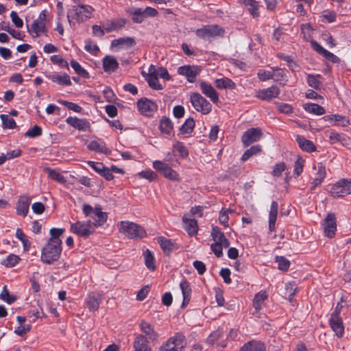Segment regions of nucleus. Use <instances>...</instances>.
<instances>
[{"label": "nucleus", "mask_w": 351, "mask_h": 351, "mask_svg": "<svg viewBox=\"0 0 351 351\" xmlns=\"http://www.w3.org/2000/svg\"><path fill=\"white\" fill-rule=\"evenodd\" d=\"M64 232V228H53L49 230L50 238L41 252L43 262L51 264L59 258L62 252V241L60 237Z\"/></svg>", "instance_id": "f257e3e1"}, {"label": "nucleus", "mask_w": 351, "mask_h": 351, "mask_svg": "<svg viewBox=\"0 0 351 351\" xmlns=\"http://www.w3.org/2000/svg\"><path fill=\"white\" fill-rule=\"evenodd\" d=\"M73 5L69 10V14H67V19L71 26H75L77 21L78 23L84 22L92 17L94 8L84 4L82 0H71Z\"/></svg>", "instance_id": "f03ea898"}, {"label": "nucleus", "mask_w": 351, "mask_h": 351, "mask_svg": "<svg viewBox=\"0 0 351 351\" xmlns=\"http://www.w3.org/2000/svg\"><path fill=\"white\" fill-rule=\"evenodd\" d=\"M117 228L121 234L130 239H143L147 235L142 226L132 221H121L117 223Z\"/></svg>", "instance_id": "7ed1b4c3"}, {"label": "nucleus", "mask_w": 351, "mask_h": 351, "mask_svg": "<svg viewBox=\"0 0 351 351\" xmlns=\"http://www.w3.org/2000/svg\"><path fill=\"white\" fill-rule=\"evenodd\" d=\"M82 212L85 217L88 218V220H91V223L95 228L104 225L108 219L107 213L101 210L99 205L93 207L84 204L82 206Z\"/></svg>", "instance_id": "20e7f679"}, {"label": "nucleus", "mask_w": 351, "mask_h": 351, "mask_svg": "<svg viewBox=\"0 0 351 351\" xmlns=\"http://www.w3.org/2000/svg\"><path fill=\"white\" fill-rule=\"evenodd\" d=\"M185 346L184 335L178 332L163 343L159 348V351H182Z\"/></svg>", "instance_id": "39448f33"}, {"label": "nucleus", "mask_w": 351, "mask_h": 351, "mask_svg": "<svg viewBox=\"0 0 351 351\" xmlns=\"http://www.w3.org/2000/svg\"><path fill=\"white\" fill-rule=\"evenodd\" d=\"M127 13L132 16V21L134 23H141L147 17H155L158 14L156 9L152 7L142 8H130Z\"/></svg>", "instance_id": "423d86ee"}, {"label": "nucleus", "mask_w": 351, "mask_h": 351, "mask_svg": "<svg viewBox=\"0 0 351 351\" xmlns=\"http://www.w3.org/2000/svg\"><path fill=\"white\" fill-rule=\"evenodd\" d=\"M190 101L193 107L203 114H208L211 112L212 105L199 93H193L191 95Z\"/></svg>", "instance_id": "0eeeda50"}, {"label": "nucleus", "mask_w": 351, "mask_h": 351, "mask_svg": "<svg viewBox=\"0 0 351 351\" xmlns=\"http://www.w3.org/2000/svg\"><path fill=\"white\" fill-rule=\"evenodd\" d=\"M223 33L224 30L217 25H204L195 31L196 36L202 39L221 36Z\"/></svg>", "instance_id": "6e6552de"}, {"label": "nucleus", "mask_w": 351, "mask_h": 351, "mask_svg": "<svg viewBox=\"0 0 351 351\" xmlns=\"http://www.w3.org/2000/svg\"><path fill=\"white\" fill-rule=\"evenodd\" d=\"M46 11L43 10L32 23L31 28L27 27V31L33 37H38L40 34L46 33Z\"/></svg>", "instance_id": "1a4fd4ad"}, {"label": "nucleus", "mask_w": 351, "mask_h": 351, "mask_svg": "<svg viewBox=\"0 0 351 351\" xmlns=\"http://www.w3.org/2000/svg\"><path fill=\"white\" fill-rule=\"evenodd\" d=\"M94 225L91 223V220H87L86 221H77V223L72 224L71 230L77 234L79 236L83 237H87L92 234L95 231Z\"/></svg>", "instance_id": "9d476101"}, {"label": "nucleus", "mask_w": 351, "mask_h": 351, "mask_svg": "<svg viewBox=\"0 0 351 351\" xmlns=\"http://www.w3.org/2000/svg\"><path fill=\"white\" fill-rule=\"evenodd\" d=\"M334 197H341L351 193V180L342 179L335 183L330 189Z\"/></svg>", "instance_id": "9b49d317"}, {"label": "nucleus", "mask_w": 351, "mask_h": 351, "mask_svg": "<svg viewBox=\"0 0 351 351\" xmlns=\"http://www.w3.org/2000/svg\"><path fill=\"white\" fill-rule=\"evenodd\" d=\"M153 167L165 178L170 180L176 181L178 180V174L167 163L160 160H154Z\"/></svg>", "instance_id": "f8f14e48"}, {"label": "nucleus", "mask_w": 351, "mask_h": 351, "mask_svg": "<svg viewBox=\"0 0 351 351\" xmlns=\"http://www.w3.org/2000/svg\"><path fill=\"white\" fill-rule=\"evenodd\" d=\"M200 71L201 68L195 65H184L178 69V73L185 76L189 82H194Z\"/></svg>", "instance_id": "ddd939ff"}, {"label": "nucleus", "mask_w": 351, "mask_h": 351, "mask_svg": "<svg viewBox=\"0 0 351 351\" xmlns=\"http://www.w3.org/2000/svg\"><path fill=\"white\" fill-rule=\"evenodd\" d=\"M280 93V90L276 86H271L267 88L259 89L256 92L255 96L259 99L269 101L276 98Z\"/></svg>", "instance_id": "4468645a"}, {"label": "nucleus", "mask_w": 351, "mask_h": 351, "mask_svg": "<svg viewBox=\"0 0 351 351\" xmlns=\"http://www.w3.org/2000/svg\"><path fill=\"white\" fill-rule=\"evenodd\" d=\"M262 136L261 130L259 128H251L245 131L242 137L241 141L243 145L247 147L253 143L259 141Z\"/></svg>", "instance_id": "2eb2a0df"}, {"label": "nucleus", "mask_w": 351, "mask_h": 351, "mask_svg": "<svg viewBox=\"0 0 351 351\" xmlns=\"http://www.w3.org/2000/svg\"><path fill=\"white\" fill-rule=\"evenodd\" d=\"M323 226L326 235L329 238H332L337 230L335 216L333 213H329L326 216Z\"/></svg>", "instance_id": "dca6fc26"}, {"label": "nucleus", "mask_w": 351, "mask_h": 351, "mask_svg": "<svg viewBox=\"0 0 351 351\" xmlns=\"http://www.w3.org/2000/svg\"><path fill=\"white\" fill-rule=\"evenodd\" d=\"M67 124L82 132L89 130L90 128V124L87 119H79L76 117H67Z\"/></svg>", "instance_id": "f3484780"}, {"label": "nucleus", "mask_w": 351, "mask_h": 351, "mask_svg": "<svg viewBox=\"0 0 351 351\" xmlns=\"http://www.w3.org/2000/svg\"><path fill=\"white\" fill-rule=\"evenodd\" d=\"M138 110L145 114H149L157 110V105L147 98L141 99L137 101Z\"/></svg>", "instance_id": "a211bd4d"}, {"label": "nucleus", "mask_w": 351, "mask_h": 351, "mask_svg": "<svg viewBox=\"0 0 351 351\" xmlns=\"http://www.w3.org/2000/svg\"><path fill=\"white\" fill-rule=\"evenodd\" d=\"M31 203V197L27 195H22L20 196L18 202L16 204V213L19 215H21L23 217L27 216L29 205Z\"/></svg>", "instance_id": "6ab92c4d"}, {"label": "nucleus", "mask_w": 351, "mask_h": 351, "mask_svg": "<svg viewBox=\"0 0 351 351\" xmlns=\"http://www.w3.org/2000/svg\"><path fill=\"white\" fill-rule=\"evenodd\" d=\"M141 331L144 334L143 335L148 339L156 341L158 339L159 335L154 329V327L147 322L142 320L139 324Z\"/></svg>", "instance_id": "aec40b11"}, {"label": "nucleus", "mask_w": 351, "mask_h": 351, "mask_svg": "<svg viewBox=\"0 0 351 351\" xmlns=\"http://www.w3.org/2000/svg\"><path fill=\"white\" fill-rule=\"evenodd\" d=\"M133 348L134 351H152L147 339L143 334L136 336L133 342Z\"/></svg>", "instance_id": "412c9836"}, {"label": "nucleus", "mask_w": 351, "mask_h": 351, "mask_svg": "<svg viewBox=\"0 0 351 351\" xmlns=\"http://www.w3.org/2000/svg\"><path fill=\"white\" fill-rule=\"evenodd\" d=\"M199 86L202 93L210 98L213 103H217L219 101V94L210 84L201 82Z\"/></svg>", "instance_id": "4be33fe9"}, {"label": "nucleus", "mask_w": 351, "mask_h": 351, "mask_svg": "<svg viewBox=\"0 0 351 351\" xmlns=\"http://www.w3.org/2000/svg\"><path fill=\"white\" fill-rule=\"evenodd\" d=\"M102 297L100 293H92L86 299V305L90 311H95L98 309L101 302Z\"/></svg>", "instance_id": "5701e85b"}, {"label": "nucleus", "mask_w": 351, "mask_h": 351, "mask_svg": "<svg viewBox=\"0 0 351 351\" xmlns=\"http://www.w3.org/2000/svg\"><path fill=\"white\" fill-rule=\"evenodd\" d=\"M103 69L105 72L114 71L119 66L117 59L112 56H106L102 60Z\"/></svg>", "instance_id": "b1692460"}, {"label": "nucleus", "mask_w": 351, "mask_h": 351, "mask_svg": "<svg viewBox=\"0 0 351 351\" xmlns=\"http://www.w3.org/2000/svg\"><path fill=\"white\" fill-rule=\"evenodd\" d=\"M323 119L326 121L333 123V125L341 127H346L350 125V121L348 118H347L345 116H341L339 114H331L324 116Z\"/></svg>", "instance_id": "393cba45"}, {"label": "nucleus", "mask_w": 351, "mask_h": 351, "mask_svg": "<svg viewBox=\"0 0 351 351\" xmlns=\"http://www.w3.org/2000/svg\"><path fill=\"white\" fill-rule=\"evenodd\" d=\"M211 236L215 243H220L224 247H228L230 245V242L224 236V234L220 230L219 228L213 227L211 232Z\"/></svg>", "instance_id": "a878e982"}, {"label": "nucleus", "mask_w": 351, "mask_h": 351, "mask_svg": "<svg viewBox=\"0 0 351 351\" xmlns=\"http://www.w3.org/2000/svg\"><path fill=\"white\" fill-rule=\"evenodd\" d=\"M266 346L264 343L259 341H250L245 343L240 351H265Z\"/></svg>", "instance_id": "bb28decb"}, {"label": "nucleus", "mask_w": 351, "mask_h": 351, "mask_svg": "<svg viewBox=\"0 0 351 351\" xmlns=\"http://www.w3.org/2000/svg\"><path fill=\"white\" fill-rule=\"evenodd\" d=\"M180 287L182 293L183 301L182 307H185L190 302L191 289L190 284L186 280H182L180 283Z\"/></svg>", "instance_id": "cd10ccee"}, {"label": "nucleus", "mask_w": 351, "mask_h": 351, "mask_svg": "<svg viewBox=\"0 0 351 351\" xmlns=\"http://www.w3.org/2000/svg\"><path fill=\"white\" fill-rule=\"evenodd\" d=\"M182 221L185 225L184 228L190 236H194L197 233L198 226L195 219H188L186 215H184L182 217Z\"/></svg>", "instance_id": "c85d7f7f"}, {"label": "nucleus", "mask_w": 351, "mask_h": 351, "mask_svg": "<svg viewBox=\"0 0 351 351\" xmlns=\"http://www.w3.org/2000/svg\"><path fill=\"white\" fill-rule=\"evenodd\" d=\"M153 69L154 65H151L148 69L149 73L146 79L147 82L152 88L154 90H162L163 87L159 83L158 78L154 74V71H152Z\"/></svg>", "instance_id": "c756f323"}, {"label": "nucleus", "mask_w": 351, "mask_h": 351, "mask_svg": "<svg viewBox=\"0 0 351 351\" xmlns=\"http://www.w3.org/2000/svg\"><path fill=\"white\" fill-rule=\"evenodd\" d=\"M278 204L276 202H271L269 214V230L271 232L275 230V224L277 219Z\"/></svg>", "instance_id": "7c9ffc66"}, {"label": "nucleus", "mask_w": 351, "mask_h": 351, "mask_svg": "<svg viewBox=\"0 0 351 351\" xmlns=\"http://www.w3.org/2000/svg\"><path fill=\"white\" fill-rule=\"evenodd\" d=\"M296 141L299 147L304 152H313L316 151V147L313 143L302 136H298Z\"/></svg>", "instance_id": "2f4dec72"}, {"label": "nucleus", "mask_w": 351, "mask_h": 351, "mask_svg": "<svg viewBox=\"0 0 351 351\" xmlns=\"http://www.w3.org/2000/svg\"><path fill=\"white\" fill-rule=\"evenodd\" d=\"M329 139L330 143H340L343 146H348L349 145V138L343 134H340L335 131L330 132L329 134Z\"/></svg>", "instance_id": "473e14b6"}, {"label": "nucleus", "mask_w": 351, "mask_h": 351, "mask_svg": "<svg viewBox=\"0 0 351 351\" xmlns=\"http://www.w3.org/2000/svg\"><path fill=\"white\" fill-rule=\"evenodd\" d=\"M330 326L338 337H341L344 332V326L341 318H330Z\"/></svg>", "instance_id": "72a5a7b5"}, {"label": "nucleus", "mask_w": 351, "mask_h": 351, "mask_svg": "<svg viewBox=\"0 0 351 351\" xmlns=\"http://www.w3.org/2000/svg\"><path fill=\"white\" fill-rule=\"evenodd\" d=\"M158 241L165 254H169L171 251L178 248V245L175 242L165 237H159Z\"/></svg>", "instance_id": "f704fd0d"}, {"label": "nucleus", "mask_w": 351, "mask_h": 351, "mask_svg": "<svg viewBox=\"0 0 351 351\" xmlns=\"http://www.w3.org/2000/svg\"><path fill=\"white\" fill-rule=\"evenodd\" d=\"M135 45V40L131 37H123L114 39L111 43V47H132Z\"/></svg>", "instance_id": "c9c22d12"}, {"label": "nucleus", "mask_w": 351, "mask_h": 351, "mask_svg": "<svg viewBox=\"0 0 351 351\" xmlns=\"http://www.w3.org/2000/svg\"><path fill=\"white\" fill-rule=\"evenodd\" d=\"M322 79V77L321 75L319 74H308L307 75V83H308V85L315 89V90H319L320 88V86H321V84H322V82H321V80Z\"/></svg>", "instance_id": "e433bc0d"}, {"label": "nucleus", "mask_w": 351, "mask_h": 351, "mask_svg": "<svg viewBox=\"0 0 351 351\" xmlns=\"http://www.w3.org/2000/svg\"><path fill=\"white\" fill-rule=\"evenodd\" d=\"M215 85L218 88L221 89H234L236 88L235 83L228 77L216 80Z\"/></svg>", "instance_id": "4c0bfd02"}, {"label": "nucleus", "mask_w": 351, "mask_h": 351, "mask_svg": "<svg viewBox=\"0 0 351 351\" xmlns=\"http://www.w3.org/2000/svg\"><path fill=\"white\" fill-rule=\"evenodd\" d=\"M70 64L71 68L74 70L77 75L84 79H88L90 77L88 72L85 69H84L78 62L72 60Z\"/></svg>", "instance_id": "58836bf2"}, {"label": "nucleus", "mask_w": 351, "mask_h": 351, "mask_svg": "<svg viewBox=\"0 0 351 351\" xmlns=\"http://www.w3.org/2000/svg\"><path fill=\"white\" fill-rule=\"evenodd\" d=\"M304 110L311 114L316 115H322L325 113V109L324 107L313 103H308L304 105Z\"/></svg>", "instance_id": "ea45409f"}, {"label": "nucleus", "mask_w": 351, "mask_h": 351, "mask_svg": "<svg viewBox=\"0 0 351 351\" xmlns=\"http://www.w3.org/2000/svg\"><path fill=\"white\" fill-rule=\"evenodd\" d=\"M173 129V123L168 117H163L160 123V130L162 134H169Z\"/></svg>", "instance_id": "a19ab883"}, {"label": "nucleus", "mask_w": 351, "mask_h": 351, "mask_svg": "<svg viewBox=\"0 0 351 351\" xmlns=\"http://www.w3.org/2000/svg\"><path fill=\"white\" fill-rule=\"evenodd\" d=\"M267 298V293L265 291H261L255 295L253 306L256 311H259L261 308Z\"/></svg>", "instance_id": "79ce46f5"}, {"label": "nucleus", "mask_w": 351, "mask_h": 351, "mask_svg": "<svg viewBox=\"0 0 351 351\" xmlns=\"http://www.w3.org/2000/svg\"><path fill=\"white\" fill-rule=\"evenodd\" d=\"M143 256L146 267L149 269L154 271L156 269V265L153 253L147 249L144 252Z\"/></svg>", "instance_id": "37998d69"}, {"label": "nucleus", "mask_w": 351, "mask_h": 351, "mask_svg": "<svg viewBox=\"0 0 351 351\" xmlns=\"http://www.w3.org/2000/svg\"><path fill=\"white\" fill-rule=\"evenodd\" d=\"M195 127V121L193 118L187 119L184 124L180 127V131L182 134H191Z\"/></svg>", "instance_id": "c03bdc74"}, {"label": "nucleus", "mask_w": 351, "mask_h": 351, "mask_svg": "<svg viewBox=\"0 0 351 351\" xmlns=\"http://www.w3.org/2000/svg\"><path fill=\"white\" fill-rule=\"evenodd\" d=\"M261 147L258 145L252 146L250 149H247L242 155L241 160L246 161L254 155H256L261 152Z\"/></svg>", "instance_id": "a18cd8bd"}, {"label": "nucleus", "mask_w": 351, "mask_h": 351, "mask_svg": "<svg viewBox=\"0 0 351 351\" xmlns=\"http://www.w3.org/2000/svg\"><path fill=\"white\" fill-rule=\"evenodd\" d=\"M88 148L92 151L108 154V148L103 144L96 141H92L88 145Z\"/></svg>", "instance_id": "49530a36"}, {"label": "nucleus", "mask_w": 351, "mask_h": 351, "mask_svg": "<svg viewBox=\"0 0 351 351\" xmlns=\"http://www.w3.org/2000/svg\"><path fill=\"white\" fill-rule=\"evenodd\" d=\"M47 78L51 82L60 85L66 84V75H60L58 73H52L47 75Z\"/></svg>", "instance_id": "de8ad7c7"}, {"label": "nucleus", "mask_w": 351, "mask_h": 351, "mask_svg": "<svg viewBox=\"0 0 351 351\" xmlns=\"http://www.w3.org/2000/svg\"><path fill=\"white\" fill-rule=\"evenodd\" d=\"M2 125L4 128L13 129L16 128V125L14 120L8 114H1L0 116Z\"/></svg>", "instance_id": "09e8293b"}, {"label": "nucleus", "mask_w": 351, "mask_h": 351, "mask_svg": "<svg viewBox=\"0 0 351 351\" xmlns=\"http://www.w3.org/2000/svg\"><path fill=\"white\" fill-rule=\"evenodd\" d=\"M47 172L48 173V176L52 180L58 181L60 183H64L65 180L64 176L60 173L58 170L47 169Z\"/></svg>", "instance_id": "8fccbe9b"}, {"label": "nucleus", "mask_w": 351, "mask_h": 351, "mask_svg": "<svg viewBox=\"0 0 351 351\" xmlns=\"http://www.w3.org/2000/svg\"><path fill=\"white\" fill-rule=\"evenodd\" d=\"M19 260L20 258L18 256L10 254L2 261L1 263L7 267H12L18 263Z\"/></svg>", "instance_id": "3c124183"}, {"label": "nucleus", "mask_w": 351, "mask_h": 351, "mask_svg": "<svg viewBox=\"0 0 351 351\" xmlns=\"http://www.w3.org/2000/svg\"><path fill=\"white\" fill-rule=\"evenodd\" d=\"M138 176L141 178H145L149 182L154 181L157 178V174L151 169H145L138 173Z\"/></svg>", "instance_id": "603ef678"}, {"label": "nucleus", "mask_w": 351, "mask_h": 351, "mask_svg": "<svg viewBox=\"0 0 351 351\" xmlns=\"http://www.w3.org/2000/svg\"><path fill=\"white\" fill-rule=\"evenodd\" d=\"M233 213L232 209H222L219 213V220L221 224L224 226H228V213Z\"/></svg>", "instance_id": "864d4df0"}, {"label": "nucleus", "mask_w": 351, "mask_h": 351, "mask_svg": "<svg viewBox=\"0 0 351 351\" xmlns=\"http://www.w3.org/2000/svg\"><path fill=\"white\" fill-rule=\"evenodd\" d=\"M84 49L92 54H96L99 51V48L97 45L91 40H87L86 41Z\"/></svg>", "instance_id": "5fc2aeb1"}, {"label": "nucleus", "mask_w": 351, "mask_h": 351, "mask_svg": "<svg viewBox=\"0 0 351 351\" xmlns=\"http://www.w3.org/2000/svg\"><path fill=\"white\" fill-rule=\"evenodd\" d=\"M276 262L278 263V269L282 271L288 270L290 262L288 259L283 256H277L276 258Z\"/></svg>", "instance_id": "6e6d98bb"}, {"label": "nucleus", "mask_w": 351, "mask_h": 351, "mask_svg": "<svg viewBox=\"0 0 351 351\" xmlns=\"http://www.w3.org/2000/svg\"><path fill=\"white\" fill-rule=\"evenodd\" d=\"M154 71V74L156 75V77L158 78H162L164 80H168L170 79V75L168 73L167 70L165 68L163 67H158L156 68L154 66V69L152 70Z\"/></svg>", "instance_id": "4d7b16f0"}, {"label": "nucleus", "mask_w": 351, "mask_h": 351, "mask_svg": "<svg viewBox=\"0 0 351 351\" xmlns=\"http://www.w3.org/2000/svg\"><path fill=\"white\" fill-rule=\"evenodd\" d=\"M173 147L177 152H178L182 158H186L188 156L189 152L182 143L176 141Z\"/></svg>", "instance_id": "13d9d810"}, {"label": "nucleus", "mask_w": 351, "mask_h": 351, "mask_svg": "<svg viewBox=\"0 0 351 351\" xmlns=\"http://www.w3.org/2000/svg\"><path fill=\"white\" fill-rule=\"evenodd\" d=\"M271 79L274 80L276 82L283 80L285 76V71L282 69L278 67L271 68Z\"/></svg>", "instance_id": "bf43d9fd"}, {"label": "nucleus", "mask_w": 351, "mask_h": 351, "mask_svg": "<svg viewBox=\"0 0 351 351\" xmlns=\"http://www.w3.org/2000/svg\"><path fill=\"white\" fill-rule=\"evenodd\" d=\"M42 128L38 125H34L25 133V136L28 138H35L42 134Z\"/></svg>", "instance_id": "052dcab7"}, {"label": "nucleus", "mask_w": 351, "mask_h": 351, "mask_svg": "<svg viewBox=\"0 0 351 351\" xmlns=\"http://www.w3.org/2000/svg\"><path fill=\"white\" fill-rule=\"evenodd\" d=\"M245 6L247 8L248 11L254 17L256 18L259 16V12L258 11L259 3L258 1H253L251 3L246 4Z\"/></svg>", "instance_id": "680f3d73"}, {"label": "nucleus", "mask_w": 351, "mask_h": 351, "mask_svg": "<svg viewBox=\"0 0 351 351\" xmlns=\"http://www.w3.org/2000/svg\"><path fill=\"white\" fill-rule=\"evenodd\" d=\"M16 237L23 243L25 248L29 247L30 246V243L27 239V236L23 233L21 229L18 228L16 230Z\"/></svg>", "instance_id": "e2e57ef3"}, {"label": "nucleus", "mask_w": 351, "mask_h": 351, "mask_svg": "<svg viewBox=\"0 0 351 351\" xmlns=\"http://www.w3.org/2000/svg\"><path fill=\"white\" fill-rule=\"evenodd\" d=\"M0 298L5 302H6L8 304H12L16 300V298L13 295H10L9 293V291L6 289V287L5 286L3 287V289L0 295Z\"/></svg>", "instance_id": "0e129e2a"}, {"label": "nucleus", "mask_w": 351, "mask_h": 351, "mask_svg": "<svg viewBox=\"0 0 351 351\" xmlns=\"http://www.w3.org/2000/svg\"><path fill=\"white\" fill-rule=\"evenodd\" d=\"M222 330L217 329L212 334H210V336L207 338V343L211 345L214 344L222 336Z\"/></svg>", "instance_id": "69168bd1"}, {"label": "nucleus", "mask_w": 351, "mask_h": 351, "mask_svg": "<svg viewBox=\"0 0 351 351\" xmlns=\"http://www.w3.org/2000/svg\"><path fill=\"white\" fill-rule=\"evenodd\" d=\"M285 289L286 293L288 294L289 300L290 302H291L293 296L296 293L297 287L293 283L289 282L286 285Z\"/></svg>", "instance_id": "338daca9"}, {"label": "nucleus", "mask_w": 351, "mask_h": 351, "mask_svg": "<svg viewBox=\"0 0 351 351\" xmlns=\"http://www.w3.org/2000/svg\"><path fill=\"white\" fill-rule=\"evenodd\" d=\"M285 169L286 165L285 162L278 163L274 166L271 173L274 176L278 177L281 176L282 173L285 170Z\"/></svg>", "instance_id": "774afa93"}]
</instances>
